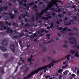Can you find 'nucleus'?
<instances>
[{
	"mask_svg": "<svg viewBox=\"0 0 79 79\" xmlns=\"http://www.w3.org/2000/svg\"><path fill=\"white\" fill-rule=\"evenodd\" d=\"M66 57H63L61 59H60L59 60H52V63H50L49 64L45 66H44L40 68H38L37 69L35 70L33 72H32L31 73H32V75L34 74H37L39 73V71H41V70H43V69H45L49 67V69L52 68V67L54 65V63H58L59 61H61L62 60H63L65 59Z\"/></svg>",
	"mask_w": 79,
	"mask_h": 79,
	"instance_id": "nucleus-1",
	"label": "nucleus"
},
{
	"mask_svg": "<svg viewBox=\"0 0 79 79\" xmlns=\"http://www.w3.org/2000/svg\"><path fill=\"white\" fill-rule=\"evenodd\" d=\"M10 48L13 53H14V52H15V46L14 44H10Z\"/></svg>",
	"mask_w": 79,
	"mask_h": 79,
	"instance_id": "nucleus-2",
	"label": "nucleus"
},
{
	"mask_svg": "<svg viewBox=\"0 0 79 79\" xmlns=\"http://www.w3.org/2000/svg\"><path fill=\"white\" fill-rule=\"evenodd\" d=\"M25 35V34H24V33H22L21 34H20L19 35H13V37H14V38H18V37L19 38H21V37H23V36H24Z\"/></svg>",
	"mask_w": 79,
	"mask_h": 79,
	"instance_id": "nucleus-3",
	"label": "nucleus"
},
{
	"mask_svg": "<svg viewBox=\"0 0 79 79\" xmlns=\"http://www.w3.org/2000/svg\"><path fill=\"white\" fill-rule=\"evenodd\" d=\"M6 41H7V40L6 39H4L2 40V45L6 46L8 45V43L6 42Z\"/></svg>",
	"mask_w": 79,
	"mask_h": 79,
	"instance_id": "nucleus-4",
	"label": "nucleus"
},
{
	"mask_svg": "<svg viewBox=\"0 0 79 79\" xmlns=\"http://www.w3.org/2000/svg\"><path fill=\"white\" fill-rule=\"evenodd\" d=\"M35 12H37V13H36L35 15L36 16V20H38V19H39V17H38V16L39 15V13L38 12V9H35L34 10Z\"/></svg>",
	"mask_w": 79,
	"mask_h": 79,
	"instance_id": "nucleus-5",
	"label": "nucleus"
},
{
	"mask_svg": "<svg viewBox=\"0 0 79 79\" xmlns=\"http://www.w3.org/2000/svg\"><path fill=\"white\" fill-rule=\"evenodd\" d=\"M68 27H66L65 28H63V27H59L58 29V30H59L60 31H62V29H63V31H66V29H68Z\"/></svg>",
	"mask_w": 79,
	"mask_h": 79,
	"instance_id": "nucleus-6",
	"label": "nucleus"
},
{
	"mask_svg": "<svg viewBox=\"0 0 79 79\" xmlns=\"http://www.w3.org/2000/svg\"><path fill=\"white\" fill-rule=\"evenodd\" d=\"M27 16V17H29V12L27 11H26L25 14L23 16V19H25L26 18V17Z\"/></svg>",
	"mask_w": 79,
	"mask_h": 79,
	"instance_id": "nucleus-7",
	"label": "nucleus"
},
{
	"mask_svg": "<svg viewBox=\"0 0 79 79\" xmlns=\"http://www.w3.org/2000/svg\"><path fill=\"white\" fill-rule=\"evenodd\" d=\"M10 27H7V31H6V32H7V33H10V31H10V32H13V30L12 29H10Z\"/></svg>",
	"mask_w": 79,
	"mask_h": 79,
	"instance_id": "nucleus-8",
	"label": "nucleus"
},
{
	"mask_svg": "<svg viewBox=\"0 0 79 79\" xmlns=\"http://www.w3.org/2000/svg\"><path fill=\"white\" fill-rule=\"evenodd\" d=\"M0 48L2 52H6L7 51V49L4 47L1 46L0 47Z\"/></svg>",
	"mask_w": 79,
	"mask_h": 79,
	"instance_id": "nucleus-9",
	"label": "nucleus"
},
{
	"mask_svg": "<svg viewBox=\"0 0 79 79\" xmlns=\"http://www.w3.org/2000/svg\"><path fill=\"white\" fill-rule=\"evenodd\" d=\"M8 9V7L6 6H5L3 8V7L2 6H1V8H0V11H3V10H6Z\"/></svg>",
	"mask_w": 79,
	"mask_h": 79,
	"instance_id": "nucleus-10",
	"label": "nucleus"
},
{
	"mask_svg": "<svg viewBox=\"0 0 79 79\" xmlns=\"http://www.w3.org/2000/svg\"><path fill=\"white\" fill-rule=\"evenodd\" d=\"M47 6H48V10H51V8H52V6H53V4H51L50 6H49V4L47 5Z\"/></svg>",
	"mask_w": 79,
	"mask_h": 79,
	"instance_id": "nucleus-11",
	"label": "nucleus"
},
{
	"mask_svg": "<svg viewBox=\"0 0 79 79\" xmlns=\"http://www.w3.org/2000/svg\"><path fill=\"white\" fill-rule=\"evenodd\" d=\"M33 75H32V73H30L29 75H28L26 77H27V79H29L30 77H31V76H33Z\"/></svg>",
	"mask_w": 79,
	"mask_h": 79,
	"instance_id": "nucleus-12",
	"label": "nucleus"
},
{
	"mask_svg": "<svg viewBox=\"0 0 79 79\" xmlns=\"http://www.w3.org/2000/svg\"><path fill=\"white\" fill-rule=\"evenodd\" d=\"M69 39L70 40H71L73 39L74 41H75V42H76V41H77L76 39H75L74 37H71L69 38Z\"/></svg>",
	"mask_w": 79,
	"mask_h": 79,
	"instance_id": "nucleus-13",
	"label": "nucleus"
},
{
	"mask_svg": "<svg viewBox=\"0 0 79 79\" xmlns=\"http://www.w3.org/2000/svg\"><path fill=\"white\" fill-rule=\"evenodd\" d=\"M3 56L5 58H7L8 57V54L7 53H5L3 54Z\"/></svg>",
	"mask_w": 79,
	"mask_h": 79,
	"instance_id": "nucleus-14",
	"label": "nucleus"
},
{
	"mask_svg": "<svg viewBox=\"0 0 79 79\" xmlns=\"http://www.w3.org/2000/svg\"><path fill=\"white\" fill-rule=\"evenodd\" d=\"M44 28H43L42 29V31H41V32H45V33H48V31L47 30H45L44 31Z\"/></svg>",
	"mask_w": 79,
	"mask_h": 79,
	"instance_id": "nucleus-15",
	"label": "nucleus"
},
{
	"mask_svg": "<svg viewBox=\"0 0 79 79\" xmlns=\"http://www.w3.org/2000/svg\"><path fill=\"white\" fill-rule=\"evenodd\" d=\"M73 48H77L78 49H79V45L78 46H76V45H74L72 46Z\"/></svg>",
	"mask_w": 79,
	"mask_h": 79,
	"instance_id": "nucleus-16",
	"label": "nucleus"
},
{
	"mask_svg": "<svg viewBox=\"0 0 79 79\" xmlns=\"http://www.w3.org/2000/svg\"><path fill=\"white\" fill-rule=\"evenodd\" d=\"M27 26H30V24L28 23H26L25 25V26L23 27H22L23 28H25V27H27Z\"/></svg>",
	"mask_w": 79,
	"mask_h": 79,
	"instance_id": "nucleus-17",
	"label": "nucleus"
},
{
	"mask_svg": "<svg viewBox=\"0 0 79 79\" xmlns=\"http://www.w3.org/2000/svg\"><path fill=\"white\" fill-rule=\"evenodd\" d=\"M70 52H71V53H72V54H74V53H76V50H70Z\"/></svg>",
	"mask_w": 79,
	"mask_h": 79,
	"instance_id": "nucleus-18",
	"label": "nucleus"
},
{
	"mask_svg": "<svg viewBox=\"0 0 79 79\" xmlns=\"http://www.w3.org/2000/svg\"><path fill=\"white\" fill-rule=\"evenodd\" d=\"M43 12H41L42 15H44V12L47 13V10H42Z\"/></svg>",
	"mask_w": 79,
	"mask_h": 79,
	"instance_id": "nucleus-19",
	"label": "nucleus"
},
{
	"mask_svg": "<svg viewBox=\"0 0 79 79\" xmlns=\"http://www.w3.org/2000/svg\"><path fill=\"white\" fill-rule=\"evenodd\" d=\"M13 10L14 11V13H18V11L16 10V8H14Z\"/></svg>",
	"mask_w": 79,
	"mask_h": 79,
	"instance_id": "nucleus-20",
	"label": "nucleus"
},
{
	"mask_svg": "<svg viewBox=\"0 0 79 79\" xmlns=\"http://www.w3.org/2000/svg\"><path fill=\"white\" fill-rule=\"evenodd\" d=\"M5 24H8V25L9 26H11V23H8V22H5Z\"/></svg>",
	"mask_w": 79,
	"mask_h": 79,
	"instance_id": "nucleus-21",
	"label": "nucleus"
},
{
	"mask_svg": "<svg viewBox=\"0 0 79 79\" xmlns=\"http://www.w3.org/2000/svg\"><path fill=\"white\" fill-rule=\"evenodd\" d=\"M63 71V70L61 69H59L57 71V72L58 73H61V72H62Z\"/></svg>",
	"mask_w": 79,
	"mask_h": 79,
	"instance_id": "nucleus-22",
	"label": "nucleus"
},
{
	"mask_svg": "<svg viewBox=\"0 0 79 79\" xmlns=\"http://www.w3.org/2000/svg\"><path fill=\"white\" fill-rule=\"evenodd\" d=\"M10 19H13L15 18V14H13L12 15L10 16Z\"/></svg>",
	"mask_w": 79,
	"mask_h": 79,
	"instance_id": "nucleus-23",
	"label": "nucleus"
},
{
	"mask_svg": "<svg viewBox=\"0 0 79 79\" xmlns=\"http://www.w3.org/2000/svg\"><path fill=\"white\" fill-rule=\"evenodd\" d=\"M2 70H1V72L2 73H4V68H3V67H2L0 68Z\"/></svg>",
	"mask_w": 79,
	"mask_h": 79,
	"instance_id": "nucleus-24",
	"label": "nucleus"
},
{
	"mask_svg": "<svg viewBox=\"0 0 79 79\" xmlns=\"http://www.w3.org/2000/svg\"><path fill=\"white\" fill-rule=\"evenodd\" d=\"M55 12H61V9H58L57 10H56L54 11Z\"/></svg>",
	"mask_w": 79,
	"mask_h": 79,
	"instance_id": "nucleus-25",
	"label": "nucleus"
},
{
	"mask_svg": "<svg viewBox=\"0 0 79 79\" xmlns=\"http://www.w3.org/2000/svg\"><path fill=\"white\" fill-rule=\"evenodd\" d=\"M44 2H45L47 3V4H50V3H52V2H49L48 1H47L46 0H43Z\"/></svg>",
	"mask_w": 79,
	"mask_h": 79,
	"instance_id": "nucleus-26",
	"label": "nucleus"
},
{
	"mask_svg": "<svg viewBox=\"0 0 79 79\" xmlns=\"http://www.w3.org/2000/svg\"><path fill=\"white\" fill-rule=\"evenodd\" d=\"M29 69V67H27V69L25 70L23 72L24 73H27V72L28 71Z\"/></svg>",
	"mask_w": 79,
	"mask_h": 79,
	"instance_id": "nucleus-27",
	"label": "nucleus"
},
{
	"mask_svg": "<svg viewBox=\"0 0 79 79\" xmlns=\"http://www.w3.org/2000/svg\"><path fill=\"white\" fill-rule=\"evenodd\" d=\"M50 28H53V23H51L50 24Z\"/></svg>",
	"mask_w": 79,
	"mask_h": 79,
	"instance_id": "nucleus-28",
	"label": "nucleus"
},
{
	"mask_svg": "<svg viewBox=\"0 0 79 79\" xmlns=\"http://www.w3.org/2000/svg\"><path fill=\"white\" fill-rule=\"evenodd\" d=\"M75 56H76L77 57H79V53L78 52L76 53L75 54Z\"/></svg>",
	"mask_w": 79,
	"mask_h": 79,
	"instance_id": "nucleus-29",
	"label": "nucleus"
},
{
	"mask_svg": "<svg viewBox=\"0 0 79 79\" xmlns=\"http://www.w3.org/2000/svg\"><path fill=\"white\" fill-rule=\"evenodd\" d=\"M64 75L65 76V75H67L68 74V73H67V70H65L64 72H63Z\"/></svg>",
	"mask_w": 79,
	"mask_h": 79,
	"instance_id": "nucleus-30",
	"label": "nucleus"
},
{
	"mask_svg": "<svg viewBox=\"0 0 79 79\" xmlns=\"http://www.w3.org/2000/svg\"><path fill=\"white\" fill-rule=\"evenodd\" d=\"M51 76L50 75H46L45 76V77L46 79H48V78H50V77Z\"/></svg>",
	"mask_w": 79,
	"mask_h": 79,
	"instance_id": "nucleus-31",
	"label": "nucleus"
},
{
	"mask_svg": "<svg viewBox=\"0 0 79 79\" xmlns=\"http://www.w3.org/2000/svg\"><path fill=\"white\" fill-rule=\"evenodd\" d=\"M70 54H69L66 56L67 60H70V58L69 57L70 56Z\"/></svg>",
	"mask_w": 79,
	"mask_h": 79,
	"instance_id": "nucleus-32",
	"label": "nucleus"
},
{
	"mask_svg": "<svg viewBox=\"0 0 79 79\" xmlns=\"http://www.w3.org/2000/svg\"><path fill=\"white\" fill-rule=\"evenodd\" d=\"M13 61V58H9L8 60V62H10V61Z\"/></svg>",
	"mask_w": 79,
	"mask_h": 79,
	"instance_id": "nucleus-33",
	"label": "nucleus"
},
{
	"mask_svg": "<svg viewBox=\"0 0 79 79\" xmlns=\"http://www.w3.org/2000/svg\"><path fill=\"white\" fill-rule=\"evenodd\" d=\"M12 26H16V23L15 22H14L12 24Z\"/></svg>",
	"mask_w": 79,
	"mask_h": 79,
	"instance_id": "nucleus-34",
	"label": "nucleus"
},
{
	"mask_svg": "<svg viewBox=\"0 0 79 79\" xmlns=\"http://www.w3.org/2000/svg\"><path fill=\"white\" fill-rule=\"evenodd\" d=\"M65 26H69L70 25H71V23H65L64 24Z\"/></svg>",
	"mask_w": 79,
	"mask_h": 79,
	"instance_id": "nucleus-35",
	"label": "nucleus"
},
{
	"mask_svg": "<svg viewBox=\"0 0 79 79\" xmlns=\"http://www.w3.org/2000/svg\"><path fill=\"white\" fill-rule=\"evenodd\" d=\"M34 15H33L32 17L31 18V20L32 21H34Z\"/></svg>",
	"mask_w": 79,
	"mask_h": 79,
	"instance_id": "nucleus-36",
	"label": "nucleus"
},
{
	"mask_svg": "<svg viewBox=\"0 0 79 79\" xmlns=\"http://www.w3.org/2000/svg\"><path fill=\"white\" fill-rule=\"evenodd\" d=\"M37 8V5H35L32 8L33 9H34L35 8Z\"/></svg>",
	"mask_w": 79,
	"mask_h": 79,
	"instance_id": "nucleus-37",
	"label": "nucleus"
},
{
	"mask_svg": "<svg viewBox=\"0 0 79 79\" xmlns=\"http://www.w3.org/2000/svg\"><path fill=\"white\" fill-rule=\"evenodd\" d=\"M34 2H32L30 3L29 6H32V5H34Z\"/></svg>",
	"mask_w": 79,
	"mask_h": 79,
	"instance_id": "nucleus-38",
	"label": "nucleus"
},
{
	"mask_svg": "<svg viewBox=\"0 0 79 79\" xmlns=\"http://www.w3.org/2000/svg\"><path fill=\"white\" fill-rule=\"evenodd\" d=\"M74 19L75 20V21H76V20H77V17L76 16H74L73 17Z\"/></svg>",
	"mask_w": 79,
	"mask_h": 79,
	"instance_id": "nucleus-39",
	"label": "nucleus"
},
{
	"mask_svg": "<svg viewBox=\"0 0 79 79\" xmlns=\"http://www.w3.org/2000/svg\"><path fill=\"white\" fill-rule=\"evenodd\" d=\"M31 58H28V62H31Z\"/></svg>",
	"mask_w": 79,
	"mask_h": 79,
	"instance_id": "nucleus-40",
	"label": "nucleus"
},
{
	"mask_svg": "<svg viewBox=\"0 0 79 79\" xmlns=\"http://www.w3.org/2000/svg\"><path fill=\"white\" fill-rule=\"evenodd\" d=\"M27 21H28V20H27V18H25V23H27Z\"/></svg>",
	"mask_w": 79,
	"mask_h": 79,
	"instance_id": "nucleus-41",
	"label": "nucleus"
},
{
	"mask_svg": "<svg viewBox=\"0 0 79 79\" xmlns=\"http://www.w3.org/2000/svg\"><path fill=\"white\" fill-rule=\"evenodd\" d=\"M56 23H57V25H58L59 24H60V22L58 21V20L56 22Z\"/></svg>",
	"mask_w": 79,
	"mask_h": 79,
	"instance_id": "nucleus-42",
	"label": "nucleus"
},
{
	"mask_svg": "<svg viewBox=\"0 0 79 79\" xmlns=\"http://www.w3.org/2000/svg\"><path fill=\"white\" fill-rule=\"evenodd\" d=\"M26 8L27 10H29V6H27L26 7Z\"/></svg>",
	"mask_w": 79,
	"mask_h": 79,
	"instance_id": "nucleus-43",
	"label": "nucleus"
},
{
	"mask_svg": "<svg viewBox=\"0 0 79 79\" xmlns=\"http://www.w3.org/2000/svg\"><path fill=\"white\" fill-rule=\"evenodd\" d=\"M18 2L19 3V5H22V4H23V3H22V2H19V1Z\"/></svg>",
	"mask_w": 79,
	"mask_h": 79,
	"instance_id": "nucleus-44",
	"label": "nucleus"
},
{
	"mask_svg": "<svg viewBox=\"0 0 79 79\" xmlns=\"http://www.w3.org/2000/svg\"><path fill=\"white\" fill-rule=\"evenodd\" d=\"M63 47H64V48H67L68 47V46L66 45H64L63 46Z\"/></svg>",
	"mask_w": 79,
	"mask_h": 79,
	"instance_id": "nucleus-45",
	"label": "nucleus"
},
{
	"mask_svg": "<svg viewBox=\"0 0 79 79\" xmlns=\"http://www.w3.org/2000/svg\"><path fill=\"white\" fill-rule=\"evenodd\" d=\"M69 35H74V33H70L69 34Z\"/></svg>",
	"mask_w": 79,
	"mask_h": 79,
	"instance_id": "nucleus-46",
	"label": "nucleus"
},
{
	"mask_svg": "<svg viewBox=\"0 0 79 79\" xmlns=\"http://www.w3.org/2000/svg\"><path fill=\"white\" fill-rule=\"evenodd\" d=\"M58 16L60 18H61L62 17V14H59L58 15Z\"/></svg>",
	"mask_w": 79,
	"mask_h": 79,
	"instance_id": "nucleus-47",
	"label": "nucleus"
},
{
	"mask_svg": "<svg viewBox=\"0 0 79 79\" xmlns=\"http://www.w3.org/2000/svg\"><path fill=\"white\" fill-rule=\"evenodd\" d=\"M6 28H7V27L4 26V29H4V30H6Z\"/></svg>",
	"mask_w": 79,
	"mask_h": 79,
	"instance_id": "nucleus-48",
	"label": "nucleus"
},
{
	"mask_svg": "<svg viewBox=\"0 0 79 79\" xmlns=\"http://www.w3.org/2000/svg\"><path fill=\"white\" fill-rule=\"evenodd\" d=\"M39 17H41V18H42V13H40V14L39 15Z\"/></svg>",
	"mask_w": 79,
	"mask_h": 79,
	"instance_id": "nucleus-49",
	"label": "nucleus"
},
{
	"mask_svg": "<svg viewBox=\"0 0 79 79\" xmlns=\"http://www.w3.org/2000/svg\"><path fill=\"white\" fill-rule=\"evenodd\" d=\"M62 76H62V75H60L59 76V79H62V78L61 77H62Z\"/></svg>",
	"mask_w": 79,
	"mask_h": 79,
	"instance_id": "nucleus-50",
	"label": "nucleus"
},
{
	"mask_svg": "<svg viewBox=\"0 0 79 79\" xmlns=\"http://www.w3.org/2000/svg\"><path fill=\"white\" fill-rule=\"evenodd\" d=\"M77 74L79 75V69H78L77 71Z\"/></svg>",
	"mask_w": 79,
	"mask_h": 79,
	"instance_id": "nucleus-51",
	"label": "nucleus"
},
{
	"mask_svg": "<svg viewBox=\"0 0 79 79\" xmlns=\"http://www.w3.org/2000/svg\"><path fill=\"white\" fill-rule=\"evenodd\" d=\"M4 15H8V13L6 12H4Z\"/></svg>",
	"mask_w": 79,
	"mask_h": 79,
	"instance_id": "nucleus-52",
	"label": "nucleus"
},
{
	"mask_svg": "<svg viewBox=\"0 0 79 79\" xmlns=\"http://www.w3.org/2000/svg\"><path fill=\"white\" fill-rule=\"evenodd\" d=\"M8 5L9 6H12V4H11V3H9L8 4Z\"/></svg>",
	"mask_w": 79,
	"mask_h": 79,
	"instance_id": "nucleus-53",
	"label": "nucleus"
},
{
	"mask_svg": "<svg viewBox=\"0 0 79 79\" xmlns=\"http://www.w3.org/2000/svg\"><path fill=\"white\" fill-rule=\"evenodd\" d=\"M9 16H10L13 15H12V12L10 13L9 14Z\"/></svg>",
	"mask_w": 79,
	"mask_h": 79,
	"instance_id": "nucleus-54",
	"label": "nucleus"
},
{
	"mask_svg": "<svg viewBox=\"0 0 79 79\" xmlns=\"http://www.w3.org/2000/svg\"><path fill=\"white\" fill-rule=\"evenodd\" d=\"M30 58H31V59H32V58H33V56L32 55H30Z\"/></svg>",
	"mask_w": 79,
	"mask_h": 79,
	"instance_id": "nucleus-55",
	"label": "nucleus"
},
{
	"mask_svg": "<svg viewBox=\"0 0 79 79\" xmlns=\"http://www.w3.org/2000/svg\"><path fill=\"white\" fill-rule=\"evenodd\" d=\"M23 5H24L25 7H26V6H27V3H23Z\"/></svg>",
	"mask_w": 79,
	"mask_h": 79,
	"instance_id": "nucleus-56",
	"label": "nucleus"
},
{
	"mask_svg": "<svg viewBox=\"0 0 79 79\" xmlns=\"http://www.w3.org/2000/svg\"><path fill=\"white\" fill-rule=\"evenodd\" d=\"M19 43L20 45H21V44L22 43V41H21V40H20L19 41Z\"/></svg>",
	"mask_w": 79,
	"mask_h": 79,
	"instance_id": "nucleus-57",
	"label": "nucleus"
},
{
	"mask_svg": "<svg viewBox=\"0 0 79 79\" xmlns=\"http://www.w3.org/2000/svg\"><path fill=\"white\" fill-rule=\"evenodd\" d=\"M72 76L73 77H75V76H76V75H75L74 74H72Z\"/></svg>",
	"mask_w": 79,
	"mask_h": 79,
	"instance_id": "nucleus-58",
	"label": "nucleus"
},
{
	"mask_svg": "<svg viewBox=\"0 0 79 79\" xmlns=\"http://www.w3.org/2000/svg\"><path fill=\"white\" fill-rule=\"evenodd\" d=\"M33 36L34 37H36V34L35 33L33 34Z\"/></svg>",
	"mask_w": 79,
	"mask_h": 79,
	"instance_id": "nucleus-59",
	"label": "nucleus"
},
{
	"mask_svg": "<svg viewBox=\"0 0 79 79\" xmlns=\"http://www.w3.org/2000/svg\"><path fill=\"white\" fill-rule=\"evenodd\" d=\"M50 29V27L49 26H48V27H47V29Z\"/></svg>",
	"mask_w": 79,
	"mask_h": 79,
	"instance_id": "nucleus-60",
	"label": "nucleus"
},
{
	"mask_svg": "<svg viewBox=\"0 0 79 79\" xmlns=\"http://www.w3.org/2000/svg\"><path fill=\"white\" fill-rule=\"evenodd\" d=\"M52 16H55V13H52Z\"/></svg>",
	"mask_w": 79,
	"mask_h": 79,
	"instance_id": "nucleus-61",
	"label": "nucleus"
},
{
	"mask_svg": "<svg viewBox=\"0 0 79 79\" xmlns=\"http://www.w3.org/2000/svg\"><path fill=\"white\" fill-rule=\"evenodd\" d=\"M45 20H48V17H46V18H45Z\"/></svg>",
	"mask_w": 79,
	"mask_h": 79,
	"instance_id": "nucleus-62",
	"label": "nucleus"
},
{
	"mask_svg": "<svg viewBox=\"0 0 79 79\" xmlns=\"http://www.w3.org/2000/svg\"><path fill=\"white\" fill-rule=\"evenodd\" d=\"M48 17V19H51L52 18V16H49Z\"/></svg>",
	"mask_w": 79,
	"mask_h": 79,
	"instance_id": "nucleus-63",
	"label": "nucleus"
},
{
	"mask_svg": "<svg viewBox=\"0 0 79 79\" xmlns=\"http://www.w3.org/2000/svg\"><path fill=\"white\" fill-rule=\"evenodd\" d=\"M19 20H21V16H20L19 17Z\"/></svg>",
	"mask_w": 79,
	"mask_h": 79,
	"instance_id": "nucleus-64",
	"label": "nucleus"
}]
</instances>
